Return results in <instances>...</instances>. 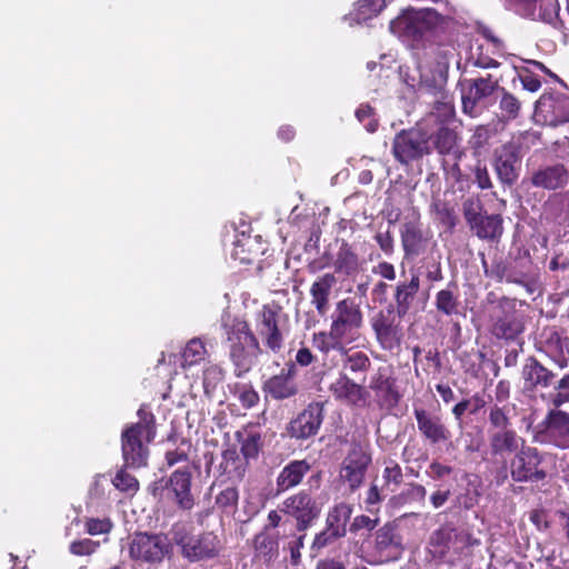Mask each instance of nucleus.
I'll return each mask as SVG.
<instances>
[{
  "label": "nucleus",
  "instance_id": "nucleus-15",
  "mask_svg": "<svg viewBox=\"0 0 569 569\" xmlns=\"http://www.w3.org/2000/svg\"><path fill=\"white\" fill-rule=\"evenodd\" d=\"M298 368L293 363H284L279 373L270 376L262 383L264 397L276 401L295 398L299 391L297 382Z\"/></svg>",
  "mask_w": 569,
  "mask_h": 569
},
{
  "label": "nucleus",
  "instance_id": "nucleus-14",
  "mask_svg": "<svg viewBox=\"0 0 569 569\" xmlns=\"http://www.w3.org/2000/svg\"><path fill=\"white\" fill-rule=\"evenodd\" d=\"M371 456L360 446L352 447L341 463L339 477L350 492H356L363 483Z\"/></svg>",
  "mask_w": 569,
  "mask_h": 569
},
{
  "label": "nucleus",
  "instance_id": "nucleus-25",
  "mask_svg": "<svg viewBox=\"0 0 569 569\" xmlns=\"http://www.w3.org/2000/svg\"><path fill=\"white\" fill-rule=\"evenodd\" d=\"M311 470V463L306 459H295L286 463L276 478V496H280L300 486Z\"/></svg>",
  "mask_w": 569,
  "mask_h": 569
},
{
  "label": "nucleus",
  "instance_id": "nucleus-38",
  "mask_svg": "<svg viewBox=\"0 0 569 569\" xmlns=\"http://www.w3.org/2000/svg\"><path fill=\"white\" fill-rule=\"evenodd\" d=\"M239 499L240 492L237 486H220V490L214 496L212 509H216L221 517H233L238 511Z\"/></svg>",
  "mask_w": 569,
  "mask_h": 569
},
{
  "label": "nucleus",
  "instance_id": "nucleus-18",
  "mask_svg": "<svg viewBox=\"0 0 569 569\" xmlns=\"http://www.w3.org/2000/svg\"><path fill=\"white\" fill-rule=\"evenodd\" d=\"M396 310L389 306L386 310L379 311L372 319V330L376 338L385 350H393L400 346L401 342V328L397 318Z\"/></svg>",
  "mask_w": 569,
  "mask_h": 569
},
{
  "label": "nucleus",
  "instance_id": "nucleus-1",
  "mask_svg": "<svg viewBox=\"0 0 569 569\" xmlns=\"http://www.w3.org/2000/svg\"><path fill=\"white\" fill-rule=\"evenodd\" d=\"M330 318L329 330L313 332L311 337L312 347L322 355L325 362L331 349H342V345L360 338L365 321L360 305L350 297L336 303Z\"/></svg>",
  "mask_w": 569,
  "mask_h": 569
},
{
  "label": "nucleus",
  "instance_id": "nucleus-16",
  "mask_svg": "<svg viewBox=\"0 0 569 569\" xmlns=\"http://www.w3.org/2000/svg\"><path fill=\"white\" fill-rule=\"evenodd\" d=\"M369 388L373 391L380 409L392 411L402 396L397 386V379L388 367H379L372 375Z\"/></svg>",
  "mask_w": 569,
  "mask_h": 569
},
{
  "label": "nucleus",
  "instance_id": "nucleus-34",
  "mask_svg": "<svg viewBox=\"0 0 569 569\" xmlns=\"http://www.w3.org/2000/svg\"><path fill=\"white\" fill-rule=\"evenodd\" d=\"M219 468L228 479L242 481L248 471L249 461L239 453L234 446H230L222 451Z\"/></svg>",
  "mask_w": 569,
  "mask_h": 569
},
{
  "label": "nucleus",
  "instance_id": "nucleus-12",
  "mask_svg": "<svg viewBox=\"0 0 569 569\" xmlns=\"http://www.w3.org/2000/svg\"><path fill=\"white\" fill-rule=\"evenodd\" d=\"M523 153L522 143L518 140H511L496 149L493 167L502 184L510 187L516 183Z\"/></svg>",
  "mask_w": 569,
  "mask_h": 569
},
{
  "label": "nucleus",
  "instance_id": "nucleus-62",
  "mask_svg": "<svg viewBox=\"0 0 569 569\" xmlns=\"http://www.w3.org/2000/svg\"><path fill=\"white\" fill-rule=\"evenodd\" d=\"M382 478L386 485H395L396 487H399L403 481V473L400 465L391 460L385 467Z\"/></svg>",
  "mask_w": 569,
  "mask_h": 569
},
{
  "label": "nucleus",
  "instance_id": "nucleus-53",
  "mask_svg": "<svg viewBox=\"0 0 569 569\" xmlns=\"http://www.w3.org/2000/svg\"><path fill=\"white\" fill-rule=\"evenodd\" d=\"M493 131L488 126H478L469 140L470 148L475 154H481L490 144Z\"/></svg>",
  "mask_w": 569,
  "mask_h": 569
},
{
  "label": "nucleus",
  "instance_id": "nucleus-22",
  "mask_svg": "<svg viewBox=\"0 0 569 569\" xmlns=\"http://www.w3.org/2000/svg\"><path fill=\"white\" fill-rule=\"evenodd\" d=\"M523 389L528 392H537L553 386L556 373L545 367L536 357L526 359L521 370Z\"/></svg>",
  "mask_w": 569,
  "mask_h": 569
},
{
  "label": "nucleus",
  "instance_id": "nucleus-9",
  "mask_svg": "<svg viewBox=\"0 0 569 569\" xmlns=\"http://www.w3.org/2000/svg\"><path fill=\"white\" fill-rule=\"evenodd\" d=\"M463 217L470 230L481 240L498 242L503 233L500 214H488L479 200L468 199L462 206Z\"/></svg>",
  "mask_w": 569,
  "mask_h": 569
},
{
  "label": "nucleus",
  "instance_id": "nucleus-13",
  "mask_svg": "<svg viewBox=\"0 0 569 569\" xmlns=\"http://www.w3.org/2000/svg\"><path fill=\"white\" fill-rule=\"evenodd\" d=\"M401 246L405 258L415 259L423 254L428 247H437L435 241H431L432 236L429 231H425L420 217L413 212L410 218H406L400 229Z\"/></svg>",
  "mask_w": 569,
  "mask_h": 569
},
{
  "label": "nucleus",
  "instance_id": "nucleus-24",
  "mask_svg": "<svg viewBox=\"0 0 569 569\" xmlns=\"http://www.w3.org/2000/svg\"><path fill=\"white\" fill-rule=\"evenodd\" d=\"M541 427L555 447L569 449V412L559 409L549 410Z\"/></svg>",
  "mask_w": 569,
  "mask_h": 569
},
{
  "label": "nucleus",
  "instance_id": "nucleus-21",
  "mask_svg": "<svg viewBox=\"0 0 569 569\" xmlns=\"http://www.w3.org/2000/svg\"><path fill=\"white\" fill-rule=\"evenodd\" d=\"M491 333L498 339L515 340L525 327L513 308L495 307L491 312Z\"/></svg>",
  "mask_w": 569,
  "mask_h": 569
},
{
  "label": "nucleus",
  "instance_id": "nucleus-48",
  "mask_svg": "<svg viewBox=\"0 0 569 569\" xmlns=\"http://www.w3.org/2000/svg\"><path fill=\"white\" fill-rule=\"evenodd\" d=\"M427 495L426 488L420 483H409L399 495L391 498L395 506H402L411 502H423Z\"/></svg>",
  "mask_w": 569,
  "mask_h": 569
},
{
  "label": "nucleus",
  "instance_id": "nucleus-43",
  "mask_svg": "<svg viewBox=\"0 0 569 569\" xmlns=\"http://www.w3.org/2000/svg\"><path fill=\"white\" fill-rule=\"evenodd\" d=\"M457 530L451 523H445L435 530L430 537V546L440 557L448 553L451 542L456 539Z\"/></svg>",
  "mask_w": 569,
  "mask_h": 569
},
{
  "label": "nucleus",
  "instance_id": "nucleus-52",
  "mask_svg": "<svg viewBox=\"0 0 569 569\" xmlns=\"http://www.w3.org/2000/svg\"><path fill=\"white\" fill-rule=\"evenodd\" d=\"M341 537L342 536L336 531L325 527V529L318 532L313 538V541L310 546L311 557L319 556L325 548L331 546Z\"/></svg>",
  "mask_w": 569,
  "mask_h": 569
},
{
  "label": "nucleus",
  "instance_id": "nucleus-50",
  "mask_svg": "<svg viewBox=\"0 0 569 569\" xmlns=\"http://www.w3.org/2000/svg\"><path fill=\"white\" fill-rule=\"evenodd\" d=\"M400 546V539L395 533V528L390 525H385L376 532V549L379 552H383L395 547Z\"/></svg>",
  "mask_w": 569,
  "mask_h": 569
},
{
  "label": "nucleus",
  "instance_id": "nucleus-47",
  "mask_svg": "<svg viewBox=\"0 0 569 569\" xmlns=\"http://www.w3.org/2000/svg\"><path fill=\"white\" fill-rule=\"evenodd\" d=\"M509 412V405L499 406L495 403L490 406L488 415L489 430L512 429Z\"/></svg>",
  "mask_w": 569,
  "mask_h": 569
},
{
  "label": "nucleus",
  "instance_id": "nucleus-45",
  "mask_svg": "<svg viewBox=\"0 0 569 569\" xmlns=\"http://www.w3.org/2000/svg\"><path fill=\"white\" fill-rule=\"evenodd\" d=\"M207 356V349L204 343L199 338L191 339L182 351V367L188 368L199 365L204 360Z\"/></svg>",
  "mask_w": 569,
  "mask_h": 569
},
{
  "label": "nucleus",
  "instance_id": "nucleus-55",
  "mask_svg": "<svg viewBox=\"0 0 569 569\" xmlns=\"http://www.w3.org/2000/svg\"><path fill=\"white\" fill-rule=\"evenodd\" d=\"M446 170V178L448 181L451 182L452 188L460 192H466L470 188L469 177L468 174H465L460 168V164L458 161H456L453 164H451Z\"/></svg>",
  "mask_w": 569,
  "mask_h": 569
},
{
  "label": "nucleus",
  "instance_id": "nucleus-30",
  "mask_svg": "<svg viewBox=\"0 0 569 569\" xmlns=\"http://www.w3.org/2000/svg\"><path fill=\"white\" fill-rule=\"evenodd\" d=\"M468 82V91L462 96L463 111L472 114L477 102L490 97L499 87V80L493 79L491 74L470 79Z\"/></svg>",
  "mask_w": 569,
  "mask_h": 569
},
{
  "label": "nucleus",
  "instance_id": "nucleus-58",
  "mask_svg": "<svg viewBox=\"0 0 569 569\" xmlns=\"http://www.w3.org/2000/svg\"><path fill=\"white\" fill-rule=\"evenodd\" d=\"M499 107L507 120L516 119L519 116L520 101L510 92L503 90Z\"/></svg>",
  "mask_w": 569,
  "mask_h": 569
},
{
  "label": "nucleus",
  "instance_id": "nucleus-60",
  "mask_svg": "<svg viewBox=\"0 0 569 569\" xmlns=\"http://www.w3.org/2000/svg\"><path fill=\"white\" fill-rule=\"evenodd\" d=\"M100 547L98 541H93L89 538L74 540L69 546V551L74 556H90L97 551Z\"/></svg>",
  "mask_w": 569,
  "mask_h": 569
},
{
  "label": "nucleus",
  "instance_id": "nucleus-23",
  "mask_svg": "<svg viewBox=\"0 0 569 569\" xmlns=\"http://www.w3.org/2000/svg\"><path fill=\"white\" fill-rule=\"evenodd\" d=\"M536 111L552 124L569 122V97L565 93H543L536 102Z\"/></svg>",
  "mask_w": 569,
  "mask_h": 569
},
{
  "label": "nucleus",
  "instance_id": "nucleus-10",
  "mask_svg": "<svg viewBox=\"0 0 569 569\" xmlns=\"http://www.w3.org/2000/svg\"><path fill=\"white\" fill-rule=\"evenodd\" d=\"M280 511L295 519L297 531H307L319 519L322 506L308 490H299L280 503Z\"/></svg>",
  "mask_w": 569,
  "mask_h": 569
},
{
  "label": "nucleus",
  "instance_id": "nucleus-41",
  "mask_svg": "<svg viewBox=\"0 0 569 569\" xmlns=\"http://www.w3.org/2000/svg\"><path fill=\"white\" fill-rule=\"evenodd\" d=\"M351 513L352 507L349 503L341 502L335 505L327 515L326 527L343 537L347 532V523Z\"/></svg>",
  "mask_w": 569,
  "mask_h": 569
},
{
  "label": "nucleus",
  "instance_id": "nucleus-49",
  "mask_svg": "<svg viewBox=\"0 0 569 569\" xmlns=\"http://www.w3.org/2000/svg\"><path fill=\"white\" fill-rule=\"evenodd\" d=\"M232 392L244 409H251L256 407L260 401L258 391L250 382L236 383Z\"/></svg>",
  "mask_w": 569,
  "mask_h": 569
},
{
  "label": "nucleus",
  "instance_id": "nucleus-17",
  "mask_svg": "<svg viewBox=\"0 0 569 569\" xmlns=\"http://www.w3.org/2000/svg\"><path fill=\"white\" fill-rule=\"evenodd\" d=\"M413 416L421 437L429 445L435 446L451 440L452 433L441 416L432 413L425 408H415Z\"/></svg>",
  "mask_w": 569,
  "mask_h": 569
},
{
  "label": "nucleus",
  "instance_id": "nucleus-31",
  "mask_svg": "<svg viewBox=\"0 0 569 569\" xmlns=\"http://www.w3.org/2000/svg\"><path fill=\"white\" fill-rule=\"evenodd\" d=\"M336 283V276L328 272L318 277L310 287L311 305L320 317L326 316L329 311L330 296Z\"/></svg>",
  "mask_w": 569,
  "mask_h": 569
},
{
  "label": "nucleus",
  "instance_id": "nucleus-29",
  "mask_svg": "<svg viewBox=\"0 0 569 569\" xmlns=\"http://www.w3.org/2000/svg\"><path fill=\"white\" fill-rule=\"evenodd\" d=\"M569 181V171L562 163L545 166L536 170L530 182L536 188L545 190L562 189Z\"/></svg>",
  "mask_w": 569,
  "mask_h": 569
},
{
  "label": "nucleus",
  "instance_id": "nucleus-28",
  "mask_svg": "<svg viewBox=\"0 0 569 569\" xmlns=\"http://www.w3.org/2000/svg\"><path fill=\"white\" fill-rule=\"evenodd\" d=\"M489 453L493 460H505L507 456L516 453L519 450V441L525 445V440L521 439L516 430H489Z\"/></svg>",
  "mask_w": 569,
  "mask_h": 569
},
{
  "label": "nucleus",
  "instance_id": "nucleus-33",
  "mask_svg": "<svg viewBox=\"0 0 569 569\" xmlns=\"http://www.w3.org/2000/svg\"><path fill=\"white\" fill-rule=\"evenodd\" d=\"M446 76L439 72L437 76L429 78L427 74L421 73L420 77V89L435 96L437 109L442 111V114L447 118H451L455 114L453 106L446 101L447 93L445 91Z\"/></svg>",
  "mask_w": 569,
  "mask_h": 569
},
{
  "label": "nucleus",
  "instance_id": "nucleus-8",
  "mask_svg": "<svg viewBox=\"0 0 569 569\" xmlns=\"http://www.w3.org/2000/svg\"><path fill=\"white\" fill-rule=\"evenodd\" d=\"M281 307L277 305H263L256 315L257 337L262 341L267 351L277 355L284 347V326Z\"/></svg>",
  "mask_w": 569,
  "mask_h": 569
},
{
  "label": "nucleus",
  "instance_id": "nucleus-40",
  "mask_svg": "<svg viewBox=\"0 0 569 569\" xmlns=\"http://www.w3.org/2000/svg\"><path fill=\"white\" fill-rule=\"evenodd\" d=\"M432 150L446 156L455 151L458 144V133L448 126L441 124L436 131H430Z\"/></svg>",
  "mask_w": 569,
  "mask_h": 569
},
{
  "label": "nucleus",
  "instance_id": "nucleus-59",
  "mask_svg": "<svg viewBox=\"0 0 569 569\" xmlns=\"http://www.w3.org/2000/svg\"><path fill=\"white\" fill-rule=\"evenodd\" d=\"M87 533L91 536L109 533L113 527L110 518H87L84 522Z\"/></svg>",
  "mask_w": 569,
  "mask_h": 569
},
{
  "label": "nucleus",
  "instance_id": "nucleus-6",
  "mask_svg": "<svg viewBox=\"0 0 569 569\" xmlns=\"http://www.w3.org/2000/svg\"><path fill=\"white\" fill-rule=\"evenodd\" d=\"M392 154L400 164L409 166L432 153L431 136L421 123L396 133Z\"/></svg>",
  "mask_w": 569,
  "mask_h": 569
},
{
  "label": "nucleus",
  "instance_id": "nucleus-51",
  "mask_svg": "<svg viewBox=\"0 0 569 569\" xmlns=\"http://www.w3.org/2000/svg\"><path fill=\"white\" fill-rule=\"evenodd\" d=\"M224 379V370L218 365H210L203 371V389L207 396H212Z\"/></svg>",
  "mask_w": 569,
  "mask_h": 569
},
{
  "label": "nucleus",
  "instance_id": "nucleus-27",
  "mask_svg": "<svg viewBox=\"0 0 569 569\" xmlns=\"http://www.w3.org/2000/svg\"><path fill=\"white\" fill-rule=\"evenodd\" d=\"M419 289L420 279L417 274H411L410 279L400 280L393 286V303L391 306L399 319L405 318L409 313Z\"/></svg>",
  "mask_w": 569,
  "mask_h": 569
},
{
  "label": "nucleus",
  "instance_id": "nucleus-36",
  "mask_svg": "<svg viewBox=\"0 0 569 569\" xmlns=\"http://www.w3.org/2000/svg\"><path fill=\"white\" fill-rule=\"evenodd\" d=\"M335 271L346 277L358 273L361 269V262L358 253L347 241H342L333 262Z\"/></svg>",
  "mask_w": 569,
  "mask_h": 569
},
{
  "label": "nucleus",
  "instance_id": "nucleus-32",
  "mask_svg": "<svg viewBox=\"0 0 569 569\" xmlns=\"http://www.w3.org/2000/svg\"><path fill=\"white\" fill-rule=\"evenodd\" d=\"M329 391L336 400L351 406H356L365 399L363 387L350 379L346 372H341L329 386Z\"/></svg>",
  "mask_w": 569,
  "mask_h": 569
},
{
  "label": "nucleus",
  "instance_id": "nucleus-61",
  "mask_svg": "<svg viewBox=\"0 0 569 569\" xmlns=\"http://www.w3.org/2000/svg\"><path fill=\"white\" fill-rule=\"evenodd\" d=\"M375 109L369 104H360L356 110L357 119L363 123L369 132H375L378 128V121L373 118Z\"/></svg>",
  "mask_w": 569,
  "mask_h": 569
},
{
  "label": "nucleus",
  "instance_id": "nucleus-20",
  "mask_svg": "<svg viewBox=\"0 0 569 569\" xmlns=\"http://www.w3.org/2000/svg\"><path fill=\"white\" fill-rule=\"evenodd\" d=\"M323 421V405L311 402L303 409L288 427V432L296 439H308L315 436Z\"/></svg>",
  "mask_w": 569,
  "mask_h": 569
},
{
  "label": "nucleus",
  "instance_id": "nucleus-64",
  "mask_svg": "<svg viewBox=\"0 0 569 569\" xmlns=\"http://www.w3.org/2000/svg\"><path fill=\"white\" fill-rule=\"evenodd\" d=\"M375 240L383 253H386L387 256H391L393 253L395 239L389 229L383 232H377L375 236Z\"/></svg>",
  "mask_w": 569,
  "mask_h": 569
},
{
  "label": "nucleus",
  "instance_id": "nucleus-56",
  "mask_svg": "<svg viewBox=\"0 0 569 569\" xmlns=\"http://www.w3.org/2000/svg\"><path fill=\"white\" fill-rule=\"evenodd\" d=\"M126 468L127 467L123 466V468L116 473L112 483L122 492L136 493L139 490V481L134 476L130 475Z\"/></svg>",
  "mask_w": 569,
  "mask_h": 569
},
{
  "label": "nucleus",
  "instance_id": "nucleus-63",
  "mask_svg": "<svg viewBox=\"0 0 569 569\" xmlns=\"http://www.w3.org/2000/svg\"><path fill=\"white\" fill-rule=\"evenodd\" d=\"M557 393L553 398L555 406L559 407L569 401V372L566 373L557 383H553Z\"/></svg>",
  "mask_w": 569,
  "mask_h": 569
},
{
  "label": "nucleus",
  "instance_id": "nucleus-39",
  "mask_svg": "<svg viewBox=\"0 0 569 569\" xmlns=\"http://www.w3.org/2000/svg\"><path fill=\"white\" fill-rule=\"evenodd\" d=\"M438 312L451 317L459 313L460 300L458 293V284L450 281L445 289L436 295L435 301Z\"/></svg>",
  "mask_w": 569,
  "mask_h": 569
},
{
  "label": "nucleus",
  "instance_id": "nucleus-57",
  "mask_svg": "<svg viewBox=\"0 0 569 569\" xmlns=\"http://www.w3.org/2000/svg\"><path fill=\"white\" fill-rule=\"evenodd\" d=\"M282 537L291 538L288 541V549L290 551V558L293 563H298L301 558V549L305 546V539L307 537L306 531H297L296 529L293 532H290V533H287V531H284L282 533Z\"/></svg>",
  "mask_w": 569,
  "mask_h": 569
},
{
  "label": "nucleus",
  "instance_id": "nucleus-37",
  "mask_svg": "<svg viewBox=\"0 0 569 569\" xmlns=\"http://www.w3.org/2000/svg\"><path fill=\"white\" fill-rule=\"evenodd\" d=\"M340 355L342 361L343 372L349 371L353 375H366L371 368V360L368 355L361 350H353L346 348L331 349Z\"/></svg>",
  "mask_w": 569,
  "mask_h": 569
},
{
  "label": "nucleus",
  "instance_id": "nucleus-4",
  "mask_svg": "<svg viewBox=\"0 0 569 569\" xmlns=\"http://www.w3.org/2000/svg\"><path fill=\"white\" fill-rule=\"evenodd\" d=\"M453 19L440 14L433 9L408 11L390 22V31L402 40L416 43L449 28Z\"/></svg>",
  "mask_w": 569,
  "mask_h": 569
},
{
  "label": "nucleus",
  "instance_id": "nucleus-46",
  "mask_svg": "<svg viewBox=\"0 0 569 569\" xmlns=\"http://www.w3.org/2000/svg\"><path fill=\"white\" fill-rule=\"evenodd\" d=\"M386 7V0H358L355 4L353 17L358 22H365L377 17Z\"/></svg>",
  "mask_w": 569,
  "mask_h": 569
},
{
  "label": "nucleus",
  "instance_id": "nucleus-26",
  "mask_svg": "<svg viewBox=\"0 0 569 569\" xmlns=\"http://www.w3.org/2000/svg\"><path fill=\"white\" fill-rule=\"evenodd\" d=\"M516 11L525 18L552 23L559 16L558 0H515Z\"/></svg>",
  "mask_w": 569,
  "mask_h": 569
},
{
  "label": "nucleus",
  "instance_id": "nucleus-42",
  "mask_svg": "<svg viewBox=\"0 0 569 569\" xmlns=\"http://www.w3.org/2000/svg\"><path fill=\"white\" fill-rule=\"evenodd\" d=\"M168 441L173 442L176 447L166 451L164 460L167 466L173 467L178 463L188 462L192 449L191 440L184 437L176 438L169 436Z\"/></svg>",
  "mask_w": 569,
  "mask_h": 569
},
{
  "label": "nucleus",
  "instance_id": "nucleus-35",
  "mask_svg": "<svg viewBox=\"0 0 569 569\" xmlns=\"http://www.w3.org/2000/svg\"><path fill=\"white\" fill-rule=\"evenodd\" d=\"M234 438L240 445L239 453L249 462L259 458L264 445L263 437L259 430L248 426L243 430L236 431Z\"/></svg>",
  "mask_w": 569,
  "mask_h": 569
},
{
  "label": "nucleus",
  "instance_id": "nucleus-2",
  "mask_svg": "<svg viewBox=\"0 0 569 569\" xmlns=\"http://www.w3.org/2000/svg\"><path fill=\"white\" fill-rule=\"evenodd\" d=\"M233 375L242 378L258 363L263 349L249 322L242 318L228 317L222 323Z\"/></svg>",
  "mask_w": 569,
  "mask_h": 569
},
{
  "label": "nucleus",
  "instance_id": "nucleus-7",
  "mask_svg": "<svg viewBox=\"0 0 569 569\" xmlns=\"http://www.w3.org/2000/svg\"><path fill=\"white\" fill-rule=\"evenodd\" d=\"M172 551L167 535L152 532H134L128 543L129 558L137 565L148 568L157 567L163 562Z\"/></svg>",
  "mask_w": 569,
  "mask_h": 569
},
{
  "label": "nucleus",
  "instance_id": "nucleus-3",
  "mask_svg": "<svg viewBox=\"0 0 569 569\" xmlns=\"http://www.w3.org/2000/svg\"><path fill=\"white\" fill-rule=\"evenodd\" d=\"M138 422L127 426L121 433V451L124 467L139 469L147 467L149 445L157 436L156 417L144 406L138 412Z\"/></svg>",
  "mask_w": 569,
  "mask_h": 569
},
{
  "label": "nucleus",
  "instance_id": "nucleus-5",
  "mask_svg": "<svg viewBox=\"0 0 569 569\" xmlns=\"http://www.w3.org/2000/svg\"><path fill=\"white\" fill-rule=\"evenodd\" d=\"M172 539L181 557L189 562L213 560L223 550V542L214 531L194 533L186 528H178L172 530Z\"/></svg>",
  "mask_w": 569,
  "mask_h": 569
},
{
  "label": "nucleus",
  "instance_id": "nucleus-11",
  "mask_svg": "<svg viewBox=\"0 0 569 569\" xmlns=\"http://www.w3.org/2000/svg\"><path fill=\"white\" fill-rule=\"evenodd\" d=\"M545 456L536 447L521 445L520 449L510 460V477L515 482L537 483L547 478L542 467Z\"/></svg>",
  "mask_w": 569,
  "mask_h": 569
},
{
  "label": "nucleus",
  "instance_id": "nucleus-19",
  "mask_svg": "<svg viewBox=\"0 0 569 569\" xmlns=\"http://www.w3.org/2000/svg\"><path fill=\"white\" fill-rule=\"evenodd\" d=\"M191 486L192 472L188 467L174 470L166 481L164 488L169 491L176 507L181 511H190L194 507Z\"/></svg>",
  "mask_w": 569,
  "mask_h": 569
},
{
  "label": "nucleus",
  "instance_id": "nucleus-44",
  "mask_svg": "<svg viewBox=\"0 0 569 569\" xmlns=\"http://www.w3.org/2000/svg\"><path fill=\"white\" fill-rule=\"evenodd\" d=\"M278 535H271L269 531L262 530L253 538V548L259 557L271 559L278 552Z\"/></svg>",
  "mask_w": 569,
  "mask_h": 569
},
{
  "label": "nucleus",
  "instance_id": "nucleus-54",
  "mask_svg": "<svg viewBox=\"0 0 569 569\" xmlns=\"http://www.w3.org/2000/svg\"><path fill=\"white\" fill-rule=\"evenodd\" d=\"M422 263L426 269L425 277L428 282L432 284L443 280L441 256L439 253L435 257L431 252L428 257L423 258Z\"/></svg>",
  "mask_w": 569,
  "mask_h": 569
}]
</instances>
